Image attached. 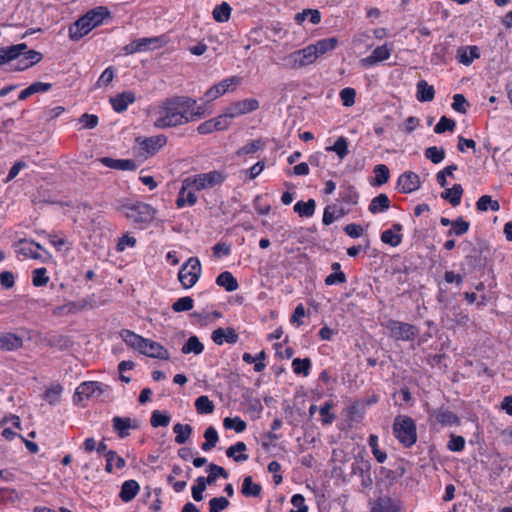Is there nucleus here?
<instances>
[{"label": "nucleus", "instance_id": "f257e3e1", "mask_svg": "<svg viewBox=\"0 0 512 512\" xmlns=\"http://www.w3.org/2000/svg\"><path fill=\"white\" fill-rule=\"evenodd\" d=\"M194 99L188 96H172L166 98L159 105V116L155 120V127L165 129L189 123L190 107Z\"/></svg>", "mask_w": 512, "mask_h": 512}, {"label": "nucleus", "instance_id": "f03ea898", "mask_svg": "<svg viewBox=\"0 0 512 512\" xmlns=\"http://www.w3.org/2000/svg\"><path fill=\"white\" fill-rule=\"evenodd\" d=\"M108 17H110V11L107 7L98 6L89 10L69 26V38L72 41H79Z\"/></svg>", "mask_w": 512, "mask_h": 512}, {"label": "nucleus", "instance_id": "7ed1b4c3", "mask_svg": "<svg viewBox=\"0 0 512 512\" xmlns=\"http://www.w3.org/2000/svg\"><path fill=\"white\" fill-rule=\"evenodd\" d=\"M117 211L124 212L125 217L136 224H150L156 215V210L144 202L131 203L127 200L119 201Z\"/></svg>", "mask_w": 512, "mask_h": 512}, {"label": "nucleus", "instance_id": "20e7f679", "mask_svg": "<svg viewBox=\"0 0 512 512\" xmlns=\"http://www.w3.org/2000/svg\"><path fill=\"white\" fill-rule=\"evenodd\" d=\"M393 433L396 439L405 448L412 447L417 441V428L415 421L409 416L398 415L394 419Z\"/></svg>", "mask_w": 512, "mask_h": 512}, {"label": "nucleus", "instance_id": "39448f33", "mask_svg": "<svg viewBox=\"0 0 512 512\" xmlns=\"http://www.w3.org/2000/svg\"><path fill=\"white\" fill-rule=\"evenodd\" d=\"M227 179V173L221 170H213L207 173H200L184 179L185 187L201 191L221 185Z\"/></svg>", "mask_w": 512, "mask_h": 512}, {"label": "nucleus", "instance_id": "423d86ee", "mask_svg": "<svg viewBox=\"0 0 512 512\" xmlns=\"http://www.w3.org/2000/svg\"><path fill=\"white\" fill-rule=\"evenodd\" d=\"M384 327L389 331L390 336L397 341H412L419 334L417 326L394 319L386 321Z\"/></svg>", "mask_w": 512, "mask_h": 512}, {"label": "nucleus", "instance_id": "0eeeda50", "mask_svg": "<svg viewBox=\"0 0 512 512\" xmlns=\"http://www.w3.org/2000/svg\"><path fill=\"white\" fill-rule=\"evenodd\" d=\"M201 271L202 268L199 259L190 257L188 261L181 266L178 272V280L182 287L185 289L193 287L198 281Z\"/></svg>", "mask_w": 512, "mask_h": 512}, {"label": "nucleus", "instance_id": "6e6552de", "mask_svg": "<svg viewBox=\"0 0 512 512\" xmlns=\"http://www.w3.org/2000/svg\"><path fill=\"white\" fill-rule=\"evenodd\" d=\"M316 61L312 48L306 46L282 58V65L286 69H300Z\"/></svg>", "mask_w": 512, "mask_h": 512}, {"label": "nucleus", "instance_id": "1a4fd4ad", "mask_svg": "<svg viewBox=\"0 0 512 512\" xmlns=\"http://www.w3.org/2000/svg\"><path fill=\"white\" fill-rule=\"evenodd\" d=\"M259 101L255 98H247L244 100L231 103L225 110L231 119L251 113L259 108Z\"/></svg>", "mask_w": 512, "mask_h": 512}, {"label": "nucleus", "instance_id": "9d476101", "mask_svg": "<svg viewBox=\"0 0 512 512\" xmlns=\"http://www.w3.org/2000/svg\"><path fill=\"white\" fill-rule=\"evenodd\" d=\"M136 142L140 148L148 155L156 154L167 143V137L163 134L150 137H138Z\"/></svg>", "mask_w": 512, "mask_h": 512}, {"label": "nucleus", "instance_id": "9b49d317", "mask_svg": "<svg viewBox=\"0 0 512 512\" xmlns=\"http://www.w3.org/2000/svg\"><path fill=\"white\" fill-rule=\"evenodd\" d=\"M108 386L97 381H89L81 383L75 392L74 400L78 398L82 400L83 398H89L91 396H100L107 390Z\"/></svg>", "mask_w": 512, "mask_h": 512}, {"label": "nucleus", "instance_id": "f8f14e48", "mask_svg": "<svg viewBox=\"0 0 512 512\" xmlns=\"http://www.w3.org/2000/svg\"><path fill=\"white\" fill-rule=\"evenodd\" d=\"M392 53V44L388 45L387 43L376 47L372 53L360 60V64L363 67H371L379 62H383L390 58Z\"/></svg>", "mask_w": 512, "mask_h": 512}, {"label": "nucleus", "instance_id": "ddd939ff", "mask_svg": "<svg viewBox=\"0 0 512 512\" xmlns=\"http://www.w3.org/2000/svg\"><path fill=\"white\" fill-rule=\"evenodd\" d=\"M397 187L404 194L412 193L421 187L420 177L415 172L406 171L399 176Z\"/></svg>", "mask_w": 512, "mask_h": 512}, {"label": "nucleus", "instance_id": "4468645a", "mask_svg": "<svg viewBox=\"0 0 512 512\" xmlns=\"http://www.w3.org/2000/svg\"><path fill=\"white\" fill-rule=\"evenodd\" d=\"M146 344H143V347L139 349V352L145 356L155 359L168 360L169 352L168 350L158 342H155L151 339L145 340Z\"/></svg>", "mask_w": 512, "mask_h": 512}, {"label": "nucleus", "instance_id": "2eb2a0df", "mask_svg": "<svg viewBox=\"0 0 512 512\" xmlns=\"http://www.w3.org/2000/svg\"><path fill=\"white\" fill-rule=\"evenodd\" d=\"M113 429L120 438H126L130 435V429H138L140 423L138 420H132L129 417L115 416L112 419Z\"/></svg>", "mask_w": 512, "mask_h": 512}, {"label": "nucleus", "instance_id": "dca6fc26", "mask_svg": "<svg viewBox=\"0 0 512 512\" xmlns=\"http://www.w3.org/2000/svg\"><path fill=\"white\" fill-rule=\"evenodd\" d=\"M28 46L26 43H19L16 45H11L8 47L0 48V65H5L16 61L25 50H27Z\"/></svg>", "mask_w": 512, "mask_h": 512}, {"label": "nucleus", "instance_id": "f3484780", "mask_svg": "<svg viewBox=\"0 0 512 512\" xmlns=\"http://www.w3.org/2000/svg\"><path fill=\"white\" fill-rule=\"evenodd\" d=\"M239 79L237 77H230L227 79H224L223 81L219 82L218 84L210 87L204 94L203 99H205L207 102L213 101L223 95L225 92L229 90V88L238 83Z\"/></svg>", "mask_w": 512, "mask_h": 512}, {"label": "nucleus", "instance_id": "a211bd4d", "mask_svg": "<svg viewBox=\"0 0 512 512\" xmlns=\"http://www.w3.org/2000/svg\"><path fill=\"white\" fill-rule=\"evenodd\" d=\"M211 338L217 345H223L224 343L235 344L239 340V335L232 327H220L212 332Z\"/></svg>", "mask_w": 512, "mask_h": 512}, {"label": "nucleus", "instance_id": "6ab92c4d", "mask_svg": "<svg viewBox=\"0 0 512 512\" xmlns=\"http://www.w3.org/2000/svg\"><path fill=\"white\" fill-rule=\"evenodd\" d=\"M430 417L435 418L436 422L441 424V426L460 425V418L454 412L444 407L434 409L430 413Z\"/></svg>", "mask_w": 512, "mask_h": 512}, {"label": "nucleus", "instance_id": "aec40b11", "mask_svg": "<svg viewBox=\"0 0 512 512\" xmlns=\"http://www.w3.org/2000/svg\"><path fill=\"white\" fill-rule=\"evenodd\" d=\"M136 101V95L132 91H124L110 98V103L114 111L122 113L127 110L130 104Z\"/></svg>", "mask_w": 512, "mask_h": 512}, {"label": "nucleus", "instance_id": "412c9836", "mask_svg": "<svg viewBox=\"0 0 512 512\" xmlns=\"http://www.w3.org/2000/svg\"><path fill=\"white\" fill-rule=\"evenodd\" d=\"M480 49L476 45L461 46L457 49V60L465 65L470 66L474 60L480 58Z\"/></svg>", "mask_w": 512, "mask_h": 512}, {"label": "nucleus", "instance_id": "4be33fe9", "mask_svg": "<svg viewBox=\"0 0 512 512\" xmlns=\"http://www.w3.org/2000/svg\"><path fill=\"white\" fill-rule=\"evenodd\" d=\"M99 161L106 167L121 170V171H135L137 163L133 159H113L110 157H102Z\"/></svg>", "mask_w": 512, "mask_h": 512}, {"label": "nucleus", "instance_id": "5701e85b", "mask_svg": "<svg viewBox=\"0 0 512 512\" xmlns=\"http://www.w3.org/2000/svg\"><path fill=\"white\" fill-rule=\"evenodd\" d=\"M159 42L160 39L158 37L135 39L124 47V52L125 54H134L136 52L147 51L151 48V45L158 44Z\"/></svg>", "mask_w": 512, "mask_h": 512}, {"label": "nucleus", "instance_id": "b1692460", "mask_svg": "<svg viewBox=\"0 0 512 512\" xmlns=\"http://www.w3.org/2000/svg\"><path fill=\"white\" fill-rule=\"evenodd\" d=\"M19 249L17 252L25 257L32 259H41V254L38 250H44V248L33 240L20 239L18 241Z\"/></svg>", "mask_w": 512, "mask_h": 512}, {"label": "nucleus", "instance_id": "393cba45", "mask_svg": "<svg viewBox=\"0 0 512 512\" xmlns=\"http://www.w3.org/2000/svg\"><path fill=\"white\" fill-rule=\"evenodd\" d=\"M338 44V39L335 37L324 38L318 40L315 44H310V48H312V53L314 54L315 59L317 60L320 56L325 53L332 51L336 48Z\"/></svg>", "mask_w": 512, "mask_h": 512}, {"label": "nucleus", "instance_id": "a878e982", "mask_svg": "<svg viewBox=\"0 0 512 512\" xmlns=\"http://www.w3.org/2000/svg\"><path fill=\"white\" fill-rule=\"evenodd\" d=\"M402 230L400 223H394L391 229H387L381 233V241L392 247H397L402 242V235L399 233Z\"/></svg>", "mask_w": 512, "mask_h": 512}, {"label": "nucleus", "instance_id": "bb28decb", "mask_svg": "<svg viewBox=\"0 0 512 512\" xmlns=\"http://www.w3.org/2000/svg\"><path fill=\"white\" fill-rule=\"evenodd\" d=\"M22 338L13 333L0 332V350L13 351L22 347Z\"/></svg>", "mask_w": 512, "mask_h": 512}, {"label": "nucleus", "instance_id": "cd10ccee", "mask_svg": "<svg viewBox=\"0 0 512 512\" xmlns=\"http://www.w3.org/2000/svg\"><path fill=\"white\" fill-rule=\"evenodd\" d=\"M463 192L464 190L461 184H454L451 188H445V190L441 192L440 196L453 207H456L461 203Z\"/></svg>", "mask_w": 512, "mask_h": 512}, {"label": "nucleus", "instance_id": "c85d7f7f", "mask_svg": "<svg viewBox=\"0 0 512 512\" xmlns=\"http://www.w3.org/2000/svg\"><path fill=\"white\" fill-rule=\"evenodd\" d=\"M140 490V486L136 480H127L121 486L119 497L123 502L132 501Z\"/></svg>", "mask_w": 512, "mask_h": 512}, {"label": "nucleus", "instance_id": "c756f323", "mask_svg": "<svg viewBox=\"0 0 512 512\" xmlns=\"http://www.w3.org/2000/svg\"><path fill=\"white\" fill-rule=\"evenodd\" d=\"M120 337L122 340L131 348L139 351L143 347V344H146V338L136 334L135 332L123 329L120 331Z\"/></svg>", "mask_w": 512, "mask_h": 512}, {"label": "nucleus", "instance_id": "7c9ffc66", "mask_svg": "<svg viewBox=\"0 0 512 512\" xmlns=\"http://www.w3.org/2000/svg\"><path fill=\"white\" fill-rule=\"evenodd\" d=\"M370 512H399V509L390 497H380L371 503Z\"/></svg>", "mask_w": 512, "mask_h": 512}, {"label": "nucleus", "instance_id": "2f4dec72", "mask_svg": "<svg viewBox=\"0 0 512 512\" xmlns=\"http://www.w3.org/2000/svg\"><path fill=\"white\" fill-rule=\"evenodd\" d=\"M416 98L420 102H430L435 97L434 87L429 85L425 80H420L416 85Z\"/></svg>", "mask_w": 512, "mask_h": 512}, {"label": "nucleus", "instance_id": "473e14b6", "mask_svg": "<svg viewBox=\"0 0 512 512\" xmlns=\"http://www.w3.org/2000/svg\"><path fill=\"white\" fill-rule=\"evenodd\" d=\"M52 88L51 83H44V82H34L31 85H29L27 88L23 89L19 95V100H26L30 96L40 93V92H47Z\"/></svg>", "mask_w": 512, "mask_h": 512}, {"label": "nucleus", "instance_id": "72a5a7b5", "mask_svg": "<svg viewBox=\"0 0 512 512\" xmlns=\"http://www.w3.org/2000/svg\"><path fill=\"white\" fill-rule=\"evenodd\" d=\"M216 284L223 287L227 292H233L239 287L237 279L229 271L220 273L216 278Z\"/></svg>", "mask_w": 512, "mask_h": 512}, {"label": "nucleus", "instance_id": "f704fd0d", "mask_svg": "<svg viewBox=\"0 0 512 512\" xmlns=\"http://www.w3.org/2000/svg\"><path fill=\"white\" fill-rule=\"evenodd\" d=\"M390 208V199L386 194H379L374 197L368 207V210L372 214L384 212Z\"/></svg>", "mask_w": 512, "mask_h": 512}, {"label": "nucleus", "instance_id": "c9c22d12", "mask_svg": "<svg viewBox=\"0 0 512 512\" xmlns=\"http://www.w3.org/2000/svg\"><path fill=\"white\" fill-rule=\"evenodd\" d=\"M262 487L258 483H254L251 476H246L243 479L241 493L245 497H258L260 496Z\"/></svg>", "mask_w": 512, "mask_h": 512}, {"label": "nucleus", "instance_id": "e433bc0d", "mask_svg": "<svg viewBox=\"0 0 512 512\" xmlns=\"http://www.w3.org/2000/svg\"><path fill=\"white\" fill-rule=\"evenodd\" d=\"M48 345L58 348L59 350H67L72 347L73 340L67 335L53 334L48 338Z\"/></svg>", "mask_w": 512, "mask_h": 512}, {"label": "nucleus", "instance_id": "4c0bfd02", "mask_svg": "<svg viewBox=\"0 0 512 512\" xmlns=\"http://www.w3.org/2000/svg\"><path fill=\"white\" fill-rule=\"evenodd\" d=\"M316 209V201L314 199H309L308 201H298L294 205V212L297 213L300 217H311L313 216Z\"/></svg>", "mask_w": 512, "mask_h": 512}, {"label": "nucleus", "instance_id": "58836bf2", "mask_svg": "<svg viewBox=\"0 0 512 512\" xmlns=\"http://www.w3.org/2000/svg\"><path fill=\"white\" fill-rule=\"evenodd\" d=\"M203 350H204V345L200 342L199 338L195 335L190 336L181 348V352L186 355L190 354V353L199 355L203 352Z\"/></svg>", "mask_w": 512, "mask_h": 512}, {"label": "nucleus", "instance_id": "ea45409f", "mask_svg": "<svg viewBox=\"0 0 512 512\" xmlns=\"http://www.w3.org/2000/svg\"><path fill=\"white\" fill-rule=\"evenodd\" d=\"M193 428L189 424L177 423L173 427V432L176 434L175 442L177 444H184L190 438Z\"/></svg>", "mask_w": 512, "mask_h": 512}, {"label": "nucleus", "instance_id": "a19ab883", "mask_svg": "<svg viewBox=\"0 0 512 512\" xmlns=\"http://www.w3.org/2000/svg\"><path fill=\"white\" fill-rule=\"evenodd\" d=\"M246 450H247L246 444L242 441H239L236 444L228 447V449L226 450V455L229 458H233L234 461H236V462H244V461L248 460V455L243 454V453H240L237 455L236 453L244 452Z\"/></svg>", "mask_w": 512, "mask_h": 512}, {"label": "nucleus", "instance_id": "79ce46f5", "mask_svg": "<svg viewBox=\"0 0 512 512\" xmlns=\"http://www.w3.org/2000/svg\"><path fill=\"white\" fill-rule=\"evenodd\" d=\"M231 11V6L227 2H222L213 9V19L219 23L227 22L230 19Z\"/></svg>", "mask_w": 512, "mask_h": 512}, {"label": "nucleus", "instance_id": "37998d69", "mask_svg": "<svg viewBox=\"0 0 512 512\" xmlns=\"http://www.w3.org/2000/svg\"><path fill=\"white\" fill-rule=\"evenodd\" d=\"M205 442L202 443L201 448L203 451H210L219 441L217 430L213 426H209L204 432Z\"/></svg>", "mask_w": 512, "mask_h": 512}, {"label": "nucleus", "instance_id": "c03bdc74", "mask_svg": "<svg viewBox=\"0 0 512 512\" xmlns=\"http://www.w3.org/2000/svg\"><path fill=\"white\" fill-rule=\"evenodd\" d=\"M105 458H106L105 470L108 473H111L113 471V461H116V468L117 469H122L126 465V462H125L124 458L120 457L117 454V452L114 451V450L107 451L105 453Z\"/></svg>", "mask_w": 512, "mask_h": 512}, {"label": "nucleus", "instance_id": "a18cd8bd", "mask_svg": "<svg viewBox=\"0 0 512 512\" xmlns=\"http://www.w3.org/2000/svg\"><path fill=\"white\" fill-rule=\"evenodd\" d=\"M470 228V223L463 219V217H458L453 220L451 228L448 230L447 235L452 236H462L468 232Z\"/></svg>", "mask_w": 512, "mask_h": 512}, {"label": "nucleus", "instance_id": "49530a36", "mask_svg": "<svg viewBox=\"0 0 512 512\" xmlns=\"http://www.w3.org/2000/svg\"><path fill=\"white\" fill-rule=\"evenodd\" d=\"M340 200L348 205H356L359 200V193L354 186L348 185L340 191Z\"/></svg>", "mask_w": 512, "mask_h": 512}, {"label": "nucleus", "instance_id": "de8ad7c7", "mask_svg": "<svg viewBox=\"0 0 512 512\" xmlns=\"http://www.w3.org/2000/svg\"><path fill=\"white\" fill-rule=\"evenodd\" d=\"M195 408L198 414H211L215 406L206 395H201L195 400Z\"/></svg>", "mask_w": 512, "mask_h": 512}, {"label": "nucleus", "instance_id": "09e8293b", "mask_svg": "<svg viewBox=\"0 0 512 512\" xmlns=\"http://www.w3.org/2000/svg\"><path fill=\"white\" fill-rule=\"evenodd\" d=\"M293 372L297 375L308 376L311 369V360L309 358H295L292 361Z\"/></svg>", "mask_w": 512, "mask_h": 512}, {"label": "nucleus", "instance_id": "8fccbe9b", "mask_svg": "<svg viewBox=\"0 0 512 512\" xmlns=\"http://www.w3.org/2000/svg\"><path fill=\"white\" fill-rule=\"evenodd\" d=\"M209 475L204 477L205 482L209 485L213 484L218 477L228 478V472L221 466H218L214 463H210L208 465Z\"/></svg>", "mask_w": 512, "mask_h": 512}, {"label": "nucleus", "instance_id": "3c124183", "mask_svg": "<svg viewBox=\"0 0 512 512\" xmlns=\"http://www.w3.org/2000/svg\"><path fill=\"white\" fill-rule=\"evenodd\" d=\"M424 155L433 164H439L445 158V150L443 147L431 146L425 149Z\"/></svg>", "mask_w": 512, "mask_h": 512}, {"label": "nucleus", "instance_id": "603ef678", "mask_svg": "<svg viewBox=\"0 0 512 512\" xmlns=\"http://www.w3.org/2000/svg\"><path fill=\"white\" fill-rule=\"evenodd\" d=\"M466 263L470 269L475 270L483 265L482 263V250L480 248L473 247L469 254L465 257Z\"/></svg>", "mask_w": 512, "mask_h": 512}, {"label": "nucleus", "instance_id": "864d4df0", "mask_svg": "<svg viewBox=\"0 0 512 512\" xmlns=\"http://www.w3.org/2000/svg\"><path fill=\"white\" fill-rule=\"evenodd\" d=\"M375 174L373 185L381 186L388 182L390 177L389 169L384 164H378L374 167L373 170Z\"/></svg>", "mask_w": 512, "mask_h": 512}, {"label": "nucleus", "instance_id": "5fc2aeb1", "mask_svg": "<svg viewBox=\"0 0 512 512\" xmlns=\"http://www.w3.org/2000/svg\"><path fill=\"white\" fill-rule=\"evenodd\" d=\"M328 151H334L340 159H344L348 153V141L345 137L340 136L336 139L333 146L327 147Z\"/></svg>", "mask_w": 512, "mask_h": 512}, {"label": "nucleus", "instance_id": "6e6d98bb", "mask_svg": "<svg viewBox=\"0 0 512 512\" xmlns=\"http://www.w3.org/2000/svg\"><path fill=\"white\" fill-rule=\"evenodd\" d=\"M368 445L372 450V454L378 463H384L387 459V454L380 450L378 447V436L375 434H371L368 439Z\"/></svg>", "mask_w": 512, "mask_h": 512}, {"label": "nucleus", "instance_id": "4d7b16f0", "mask_svg": "<svg viewBox=\"0 0 512 512\" xmlns=\"http://www.w3.org/2000/svg\"><path fill=\"white\" fill-rule=\"evenodd\" d=\"M223 426L226 429H233V430H235V432L241 433L246 429L247 424L240 417L236 416L233 418L226 417L223 421Z\"/></svg>", "mask_w": 512, "mask_h": 512}, {"label": "nucleus", "instance_id": "13d9d810", "mask_svg": "<svg viewBox=\"0 0 512 512\" xmlns=\"http://www.w3.org/2000/svg\"><path fill=\"white\" fill-rule=\"evenodd\" d=\"M170 421V416L159 410H154L151 414L150 423L152 427H166L170 424Z\"/></svg>", "mask_w": 512, "mask_h": 512}, {"label": "nucleus", "instance_id": "bf43d9fd", "mask_svg": "<svg viewBox=\"0 0 512 512\" xmlns=\"http://www.w3.org/2000/svg\"><path fill=\"white\" fill-rule=\"evenodd\" d=\"M195 485L192 486V497L195 501L199 502L203 500V492L206 490L207 485H209L204 480V476L197 477L195 481Z\"/></svg>", "mask_w": 512, "mask_h": 512}, {"label": "nucleus", "instance_id": "052dcab7", "mask_svg": "<svg viewBox=\"0 0 512 512\" xmlns=\"http://www.w3.org/2000/svg\"><path fill=\"white\" fill-rule=\"evenodd\" d=\"M456 123L453 119H450L446 116H442L439 119V122L434 127V132L436 134H442L446 131L452 132L455 129Z\"/></svg>", "mask_w": 512, "mask_h": 512}, {"label": "nucleus", "instance_id": "680f3d73", "mask_svg": "<svg viewBox=\"0 0 512 512\" xmlns=\"http://www.w3.org/2000/svg\"><path fill=\"white\" fill-rule=\"evenodd\" d=\"M193 306H194V300L189 296H185V297L179 298L177 301H175L172 304V310L174 312H186V311L191 310L193 308Z\"/></svg>", "mask_w": 512, "mask_h": 512}, {"label": "nucleus", "instance_id": "e2e57ef3", "mask_svg": "<svg viewBox=\"0 0 512 512\" xmlns=\"http://www.w3.org/2000/svg\"><path fill=\"white\" fill-rule=\"evenodd\" d=\"M49 282V277L47 276V269L44 267L37 268L33 271L32 284L35 287L45 286Z\"/></svg>", "mask_w": 512, "mask_h": 512}, {"label": "nucleus", "instance_id": "0e129e2a", "mask_svg": "<svg viewBox=\"0 0 512 512\" xmlns=\"http://www.w3.org/2000/svg\"><path fill=\"white\" fill-rule=\"evenodd\" d=\"M263 146H264V143L262 142V140L261 139H256V140H253V141L247 143L243 147H241L236 152V154L238 156L253 154V153L257 152L258 150L262 149Z\"/></svg>", "mask_w": 512, "mask_h": 512}, {"label": "nucleus", "instance_id": "69168bd1", "mask_svg": "<svg viewBox=\"0 0 512 512\" xmlns=\"http://www.w3.org/2000/svg\"><path fill=\"white\" fill-rule=\"evenodd\" d=\"M333 407L334 404L331 401L325 402L324 405L320 407L319 412L322 416L323 425L331 424L335 420L336 416L330 412Z\"/></svg>", "mask_w": 512, "mask_h": 512}, {"label": "nucleus", "instance_id": "338daca9", "mask_svg": "<svg viewBox=\"0 0 512 512\" xmlns=\"http://www.w3.org/2000/svg\"><path fill=\"white\" fill-rule=\"evenodd\" d=\"M216 131L227 130L231 124V118L225 110L223 114L211 119Z\"/></svg>", "mask_w": 512, "mask_h": 512}, {"label": "nucleus", "instance_id": "774afa93", "mask_svg": "<svg viewBox=\"0 0 512 512\" xmlns=\"http://www.w3.org/2000/svg\"><path fill=\"white\" fill-rule=\"evenodd\" d=\"M229 504L228 499L223 496L214 497L209 500V512H222Z\"/></svg>", "mask_w": 512, "mask_h": 512}]
</instances>
